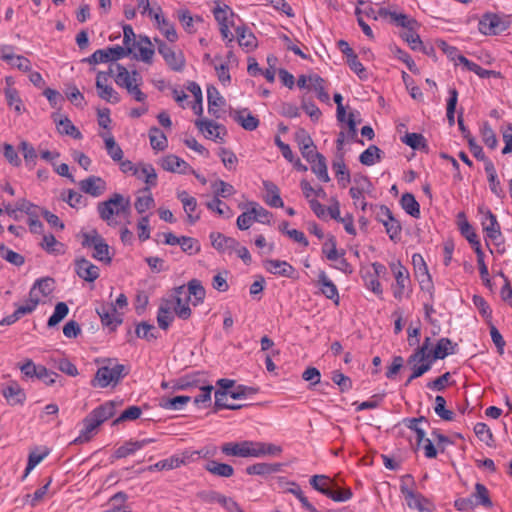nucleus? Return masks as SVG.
<instances>
[{
  "instance_id": "1",
  "label": "nucleus",
  "mask_w": 512,
  "mask_h": 512,
  "mask_svg": "<svg viewBox=\"0 0 512 512\" xmlns=\"http://www.w3.org/2000/svg\"><path fill=\"white\" fill-rule=\"evenodd\" d=\"M221 451L226 456L260 458L264 456H279L283 449L281 446L273 443L244 440L224 443L221 446Z\"/></svg>"
},
{
  "instance_id": "2",
  "label": "nucleus",
  "mask_w": 512,
  "mask_h": 512,
  "mask_svg": "<svg viewBox=\"0 0 512 512\" xmlns=\"http://www.w3.org/2000/svg\"><path fill=\"white\" fill-rule=\"evenodd\" d=\"M130 209L129 198H124L119 193H114L108 200L97 204V212L101 220L109 226H117V216L127 214Z\"/></svg>"
},
{
  "instance_id": "3",
  "label": "nucleus",
  "mask_w": 512,
  "mask_h": 512,
  "mask_svg": "<svg viewBox=\"0 0 512 512\" xmlns=\"http://www.w3.org/2000/svg\"><path fill=\"white\" fill-rule=\"evenodd\" d=\"M116 413V404L113 401H107L92 410L84 419V430L75 442H84L90 439V434L103 422L112 418Z\"/></svg>"
},
{
  "instance_id": "4",
  "label": "nucleus",
  "mask_w": 512,
  "mask_h": 512,
  "mask_svg": "<svg viewBox=\"0 0 512 512\" xmlns=\"http://www.w3.org/2000/svg\"><path fill=\"white\" fill-rule=\"evenodd\" d=\"M213 15L219 25V31L222 39L226 41V45L229 46L234 41V35L230 29L234 28L236 32L237 26L244 24L243 21L227 5H217L213 9Z\"/></svg>"
},
{
  "instance_id": "5",
  "label": "nucleus",
  "mask_w": 512,
  "mask_h": 512,
  "mask_svg": "<svg viewBox=\"0 0 512 512\" xmlns=\"http://www.w3.org/2000/svg\"><path fill=\"white\" fill-rule=\"evenodd\" d=\"M81 244L85 248H93L92 257L94 259L105 264L111 263L112 257L109 253V245L96 230L83 233Z\"/></svg>"
},
{
  "instance_id": "6",
  "label": "nucleus",
  "mask_w": 512,
  "mask_h": 512,
  "mask_svg": "<svg viewBox=\"0 0 512 512\" xmlns=\"http://www.w3.org/2000/svg\"><path fill=\"white\" fill-rule=\"evenodd\" d=\"M127 374L128 369L123 364H115L113 367H100L92 381V386L105 388L110 384H117Z\"/></svg>"
},
{
  "instance_id": "7",
  "label": "nucleus",
  "mask_w": 512,
  "mask_h": 512,
  "mask_svg": "<svg viewBox=\"0 0 512 512\" xmlns=\"http://www.w3.org/2000/svg\"><path fill=\"white\" fill-rule=\"evenodd\" d=\"M390 269L395 277V283L392 284V293L395 299L401 301L404 296H409L410 289V275L408 270L401 264V262L391 263Z\"/></svg>"
},
{
  "instance_id": "8",
  "label": "nucleus",
  "mask_w": 512,
  "mask_h": 512,
  "mask_svg": "<svg viewBox=\"0 0 512 512\" xmlns=\"http://www.w3.org/2000/svg\"><path fill=\"white\" fill-rule=\"evenodd\" d=\"M157 44L158 53L163 57L167 66L173 71H182L185 67V57L179 50L176 51L172 46L159 38H154Z\"/></svg>"
},
{
  "instance_id": "9",
  "label": "nucleus",
  "mask_w": 512,
  "mask_h": 512,
  "mask_svg": "<svg viewBox=\"0 0 512 512\" xmlns=\"http://www.w3.org/2000/svg\"><path fill=\"white\" fill-rule=\"evenodd\" d=\"M400 490L410 509H415L419 512H434V505L421 493L414 492L406 485H401Z\"/></svg>"
},
{
  "instance_id": "10",
  "label": "nucleus",
  "mask_w": 512,
  "mask_h": 512,
  "mask_svg": "<svg viewBox=\"0 0 512 512\" xmlns=\"http://www.w3.org/2000/svg\"><path fill=\"white\" fill-rule=\"evenodd\" d=\"M116 70L115 82L119 87L125 88L127 93L142 84V77L138 71L133 70L130 73L120 64H116Z\"/></svg>"
},
{
  "instance_id": "11",
  "label": "nucleus",
  "mask_w": 512,
  "mask_h": 512,
  "mask_svg": "<svg viewBox=\"0 0 512 512\" xmlns=\"http://www.w3.org/2000/svg\"><path fill=\"white\" fill-rule=\"evenodd\" d=\"M173 301L174 313L183 320L188 319L191 316V309L189 307L190 299L184 291V285L176 287L173 291L171 299Z\"/></svg>"
},
{
  "instance_id": "12",
  "label": "nucleus",
  "mask_w": 512,
  "mask_h": 512,
  "mask_svg": "<svg viewBox=\"0 0 512 512\" xmlns=\"http://www.w3.org/2000/svg\"><path fill=\"white\" fill-rule=\"evenodd\" d=\"M506 29V23L497 14L487 13L479 21V31L484 35H497Z\"/></svg>"
},
{
  "instance_id": "13",
  "label": "nucleus",
  "mask_w": 512,
  "mask_h": 512,
  "mask_svg": "<svg viewBox=\"0 0 512 512\" xmlns=\"http://www.w3.org/2000/svg\"><path fill=\"white\" fill-rule=\"evenodd\" d=\"M479 213L483 215L482 218V227L483 231L486 233V236L493 241H496L501 237V228L500 224L497 221V217L495 214L491 212L490 209L486 207H479Z\"/></svg>"
},
{
  "instance_id": "14",
  "label": "nucleus",
  "mask_w": 512,
  "mask_h": 512,
  "mask_svg": "<svg viewBox=\"0 0 512 512\" xmlns=\"http://www.w3.org/2000/svg\"><path fill=\"white\" fill-rule=\"evenodd\" d=\"M96 312L101 319L102 325L109 328L111 331H114L122 323V318L117 313L113 303L102 304L96 309Z\"/></svg>"
},
{
  "instance_id": "15",
  "label": "nucleus",
  "mask_w": 512,
  "mask_h": 512,
  "mask_svg": "<svg viewBox=\"0 0 512 512\" xmlns=\"http://www.w3.org/2000/svg\"><path fill=\"white\" fill-rule=\"evenodd\" d=\"M1 393L7 403L11 406L23 405L26 401L24 389L15 380L8 382L2 387Z\"/></svg>"
},
{
  "instance_id": "16",
  "label": "nucleus",
  "mask_w": 512,
  "mask_h": 512,
  "mask_svg": "<svg viewBox=\"0 0 512 512\" xmlns=\"http://www.w3.org/2000/svg\"><path fill=\"white\" fill-rule=\"evenodd\" d=\"M81 191L92 196L99 197L107 190V183L99 176H89L79 182Z\"/></svg>"
},
{
  "instance_id": "17",
  "label": "nucleus",
  "mask_w": 512,
  "mask_h": 512,
  "mask_svg": "<svg viewBox=\"0 0 512 512\" xmlns=\"http://www.w3.org/2000/svg\"><path fill=\"white\" fill-rule=\"evenodd\" d=\"M231 118L247 131H254L259 126V119L254 116L248 108L232 110Z\"/></svg>"
},
{
  "instance_id": "18",
  "label": "nucleus",
  "mask_w": 512,
  "mask_h": 512,
  "mask_svg": "<svg viewBox=\"0 0 512 512\" xmlns=\"http://www.w3.org/2000/svg\"><path fill=\"white\" fill-rule=\"evenodd\" d=\"M195 125L208 139H220L221 141H223L221 133L223 135L226 134V129L223 125L215 123L211 120L197 119L195 121Z\"/></svg>"
},
{
  "instance_id": "19",
  "label": "nucleus",
  "mask_w": 512,
  "mask_h": 512,
  "mask_svg": "<svg viewBox=\"0 0 512 512\" xmlns=\"http://www.w3.org/2000/svg\"><path fill=\"white\" fill-rule=\"evenodd\" d=\"M177 198L182 202L183 209L187 215V221L190 224H195L199 219L200 215L195 213L197 210V200L195 197L190 196L185 190L177 193Z\"/></svg>"
},
{
  "instance_id": "20",
  "label": "nucleus",
  "mask_w": 512,
  "mask_h": 512,
  "mask_svg": "<svg viewBox=\"0 0 512 512\" xmlns=\"http://www.w3.org/2000/svg\"><path fill=\"white\" fill-rule=\"evenodd\" d=\"M457 220L458 228L460 230L461 235L465 237L466 240L471 244L474 251H476L477 248H481V243L479 241L478 235L476 234L474 228L467 221L465 213L460 212L457 215Z\"/></svg>"
},
{
  "instance_id": "21",
  "label": "nucleus",
  "mask_w": 512,
  "mask_h": 512,
  "mask_svg": "<svg viewBox=\"0 0 512 512\" xmlns=\"http://www.w3.org/2000/svg\"><path fill=\"white\" fill-rule=\"evenodd\" d=\"M75 270L77 275L88 282H93L99 277V268L85 258L75 261Z\"/></svg>"
},
{
  "instance_id": "22",
  "label": "nucleus",
  "mask_w": 512,
  "mask_h": 512,
  "mask_svg": "<svg viewBox=\"0 0 512 512\" xmlns=\"http://www.w3.org/2000/svg\"><path fill=\"white\" fill-rule=\"evenodd\" d=\"M107 80V74L103 72H99L96 78V88L98 90V96L112 104H116L120 102V96L117 91L113 89V87L104 85L103 81Z\"/></svg>"
},
{
  "instance_id": "23",
  "label": "nucleus",
  "mask_w": 512,
  "mask_h": 512,
  "mask_svg": "<svg viewBox=\"0 0 512 512\" xmlns=\"http://www.w3.org/2000/svg\"><path fill=\"white\" fill-rule=\"evenodd\" d=\"M160 165L166 171L180 174H186L191 169L186 161L173 154L163 157Z\"/></svg>"
},
{
  "instance_id": "24",
  "label": "nucleus",
  "mask_w": 512,
  "mask_h": 512,
  "mask_svg": "<svg viewBox=\"0 0 512 512\" xmlns=\"http://www.w3.org/2000/svg\"><path fill=\"white\" fill-rule=\"evenodd\" d=\"M265 268L268 272L287 277L294 278L295 268L286 261H281L277 259H268L265 261Z\"/></svg>"
},
{
  "instance_id": "25",
  "label": "nucleus",
  "mask_w": 512,
  "mask_h": 512,
  "mask_svg": "<svg viewBox=\"0 0 512 512\" xmlns=\"http://www.w3.org/2000/svg\"><path fill=\"white\" fill-rule=\"evenodd\" d=\"M210 239L212 246L220 252L232 253L239 246V242L235 238L227 237L218 232H212Z\"/></svg>"
},
{
  "instance_id": "26",
  "label": "nucleus",
  "mask_w": 512,
  "mask_h": 512,
  "mask_svg": "<svg viewBox=\"0 0 512 512\" xmlns=\"http://www.w3.org/2000/svg\"><path fill=\"white\" fill-rule=\"evenodd\" d=\"M317 284L321 293L328 299L333 300L335 304L339 303V293L336 285L329 279L325 271H320Z\"/></svg>"
},
{
  "instance_id": "27",
  "label": "nucleus",
  "mask_w": 512,
  "mask_h": 512,
  "mask_svg": "<svg viewBox=\"0 0 512 512\" xmlns=\"http://www.w3.org/2000/svg\"><path fill=\"white\" fill-rule=\"evenodd\" d=\"M153 441L154 440L151 438L136 441H127L115 450L114 457L117 459L125 458L129 455L134 454L136 451L144 448L146 445L152 443Z\"/></svg>"
},
{
  "instance_id": "28",
  "label": "nucleus",
  "mask_w": 512,
  "mask_h": 512,
  "mask_svg": "<svg viewBox=\"0 0 512 512\" xmlns=\"http://www.w3.org/2000/svg\"><path fill=\"white\" fill-rule=\"evenodd\" d=\"M172 307V300H163L159 306L157 313V322L159 327L163 330H167L174 319V310L172 309Z\"/></svg>"
},
{
  "instance_id": "29",
  "label": "nucleus",
  "mask_w": 512,
  "mask_h": 512,
  "mask_svg": "<svg viewBox=\"0 0 512 512\" xmlns=\"http://www.w3.org/2000/svg\"><path fill=\"white\" fill-rule=\"evenodd\" d=\"M456 343H453L449 338L443 337L438 340L435 348L432 350L431 358L429 361L432 363L437 359H444L450 354L455 353Z\"/></svg>"
},
{
  "instance_id": "30",
  "label": "nucleus",
  "mask_w": 512,
  "mask_h": 512,
  "mask_svg": "<svg viewBox=\"0 0 512 512\" xmlns=\"http://www.w3.org/2000/svg\"><path fill=\"white\" fill-rule=\"evenodd\" d=\"M236 37L238 44L247 51H252L257 47V39L255 35L245 24L237 26Z\"/></svg>"
},
{
  "instance_id": "31",
  "label": "nucleus",
  "mask_w": 512,
  "mask_h": 512,
  "mask_svg": "<svg viewBox=\"0 0 512 512\" xmlns=\"http://www.w3.org/2000/svg\"><path fill=\"white\" fill-rule=\"evenodd\" d=\"M184 291L190 300L191 297L194 298L192 300V304L194 306H197L204 301L206 291L198 279H192L188 282L187 286L184 285Z\"/></svg>"
},
{
  "instance_id": "32",
  "label": "nucleus",
  "mask_w": 512,
  "mask_h": 512,
  "mask_svg": "<svg viewBox=\"0 0 512 512\" xmlns=\"http://www.w3.org/2000/svg\"><path fill=\"white\" fill-rule=\"evenodd\" d=\"M207 100L208 112L215 118H219V110L225 104V100L214 86H210L207 88Z\"/></svg>"
},
{
  "instance_id": "33",
  "label": "nucleus",
  "mask_w": 512,
  "mask_h": 512,
  "mask_svg": "<svg viewBox=\"0 0 512 512\" xmlns=\"http://www.w3.org/2000/svg\"><path fill=\"white\" fill-rule=\"evenodd\" d=\"M310 485L321 494L327 496L331 493L333 487H336V483L331 480L329 476L326 475H314L309 480Z\"/></svg>"
},
{
  "instance_id": "34",
  "label": "nucleus",
  "mask_w": 512,
  "mask_h": 512,
  "mask_svg": "<svg viewBox=\"0 0 512 512\" xmlns=\"http://www.w3.org/2000/svg\"><path fill=\"white\" fill-rule=\"evenodd\" d=\"M282 469L281 463H256L246 468L248 475L266 476L280 472Z\"/></svg>"
},
{
  "instance_id": "35",
  "label": "nucleus",
  "mask_w": 512,
  "mask_h": 512,
  "mask_svg": "<svg viewBox=\"0 0 512 512\" xmlns=\"http://www.w3.org/2000/svg\"><path fill=\"white\" fill-rule=\"evenodd\" d=\"M153 18L158 25V29L162 32L165 38L171 43L176 42L178 35L174 25L171 24L161 13H154Z\"/></svg>"
},
{
  "instance_id": "36",
  "label": "nucleus",
  "mask_w": 512,
  "mask_h": 512,
  "mask_svg": "<svg viewBox=\"0 0 512 512\" xmlns=\"http://www.w3.org/2000/svg\"><path fill=\"white\" fill-rule=\"evenodd\" d=\"M474 500L475 506H483L486 509H490L493 506L487 487L482 483H476L475 491L471 494Z\"/></svg>"
},
{
  "instance_id": "37",
  "label": "nucleus",
  "mask_w": 512,
  "mask_h": 512,
  "mask_svg": "<svg viewBox=\"0 0 512 512\" xmlns=\"http://www.w3.org/2000/svg\"><path fill=\"white\" fill-rule=\"evenodd\" d=\"M266 191V203L271 207L282 208L284 206L283 200L280 197L279 188L271 181L263 182Z\"/></svg>"
},
{
  "instance_id": "38",
  "label": "nucleus",
  "mask_w": 512,
  "mask_h": 512,
  "mask_svg": "<svg viewBox=\"0 0 512 512\" xmlns=\"http://www.w3.org/2000/svg\"><path fill=\"white\" fill-rule=\"evenodd\" d=\"M309 83L310 90H314L316 92L317 98L324 103H329L330 96L325 89V80L319 76L318 74H310L309 75Z\"/></svg>"
},
{
  "instance_id": "39",
  "label": "nucleus",
  "mask_w": 512,
  "mask_h": 512,
  "mask_svg": "<svg viewBox=\"0 0 512 512\" xmlns=\"http://www.w3.org/2000/svg\"><path fill=\"white\" fill-rule=\"evenodd\" d=\"M431 346L430 337H426L421 346H418L413 354L408 358V363L413 364L416 362L429 361L431 358L432 350H429Z\"/></svg>"
},
{
  "instance_id": "40",
  "label": "nucleus",
  "mask_w": 512,
  "mask_h": 512,
  "mask_svg": "<svg viewBox=\"0 0 512 512\" xmlns=\"http://www.w3.org/2000/svg\"><path fill=\"white\" fill-rule=\"evenodd\" d=\"M458 61L460 64H462L466 70L474 72L476 75H478L480 78H490L491 76H498L499 73L493 70H487L482 68L480 65H478L475 62L470 61L465 56H459Z\"/></svg>"
},
{
  "instance_id": "41",
  "label": "nucleus",
  "mask_w": 512,
  "mask_h": 512,
  "mask_svg": "<svg viewBox=\"0 0 512 512\" xmlns=\"http://www.w3.org/2000/svg\"><path fill=\"white\" fill-rule=\"evenodd\" d=\"M50 449L47 447L36 448L31 451L28 456V462L25 469L23 478L27 477L28 474L45 458L49 455Z\"/></svg>"
},
{
  "instance_id": "42",
  "label": "nucleus",
  "mask_w": 512,
  "mask_h": 512,
  "mask_svg": "<svg viewBox=\"0 0 512 512\" xmlns=\"http://www.w3.org/2000/svg\"><path fill=\"white\" fill-rule=\"evenodd\" d=\"M148 135L151 147L154 150L164 151L168 147L167 137L158 127H151Z\"/></svg>"
},
{
  "instance_id": "43",
  "label": "nucleus",
  "mask_w": 512,
  "mask_h": 512,
  "mask_svg": "<svg viewBox=\"0 0 512 512\" xmlns=\"http://www.w3.org/2000/svg\"><path fill=\"white\" fill-rule=\"evenodd\" d=\"M139 52V58L145 62L150 64L152 62V58L154 55V49L152 48V43L149 37L141 36L139 41L136 44V47Z\"/></svg>"
},
{
  "instance_id": "44",
  "label": "nucleus",
  "mask_w": 512,
  "mask_h": 512,
  "mask_svg": "<svg viewBox=\"0 0 512 512\" xmlns=\"http://www.w3.org/2000/svg\"><path fill=\"white\" fill-rule=\"evenodd\" d=\"M205 469L211 474L219 477L229 478L234 475V468L231 465L214 460L209 461L205 465Z\"/></svg>"
},
{
  "instance_id": "45",
  "label": "nucleus",
  "mask_w": 512,
  "mask_h": 512,
  "mask_svg": "<svg viewBox=\"0 0 512 512\" xmlns=\"http://www.w3.org/2000/svg\"><path fill=\"white\" fill-rule=\"evenodd\" d=\"M403 210L414 218L420 217V205L411 193H404L400 199Z\"/></svg>"
},
{
  "instance_id": "46",
  "label": "nucleus",
  "mask_w": 512,
  "mask_h": 512,
  "mask_svg": "<svg viewBox=\"0 0 512 512\" xmlns=\"http://www.w3.org/2000/svg\"><path fill=\"white\" fill-rule=\"evenodd\" d=\"M402 142L414 150L428 152L429 149L427 140L422 134L419 133H406V135L402 137Z\"/></svg>"
},
{
  "instance_id": "47",
  "label": "nucleus",
  "mask_w": 512,
  "mask_h": 512,
  "mask_svg": "<svg viewBox=\"0 0 512 512\" xmlns=\"http://www.w3.org/2000/svg\"><path fill=\"white\" fill-rule=\"evenodd\" d=\"M101 136L104 139L105 148H106L108 155L115 162L121 161L123 158V150L116 143L114 137L110 133L102 134Z\"/></svg>"
},
{
  "instance_id": "48",
  "label": "nucleus",
  "mask_w": 512,
  "mask_h": 512,
  "mask_svg": "<svg viewBox=\"0 0 512 512\" xmlns=\"http://www.w3.org/2000/svg\"><path fill=\"white\" fill-rule=\"evenodd\" d=\"M332 167L339 184L345 188L351 181V176L343 158H339L338 160L334 161Z\"/></svg>"
},
{
  "instance_id": "49",
  "label": "nucleus",
  "mask_w": 512,
  "mask_h": 512,
  "mask_svg": "<svg viewBox=\"0 0 512 512\" xmlns=\"http://www.w3.org/2000/svg\"><path fill=\"white\" fill-rule=\"evenodd\" d=\"M139 174L141 175L140 179L147 184L142 192H149L151 187L157 185V174L151 164H143L141 169H139Z\"/></svg>"
},
{
  "instance_id": "50",
  "label": "nucleus",
  "mask_w": 512,
  "mask_h": 512,
  "mask_svg": "<svg viewBox=\"0 0 512 512\" xmlns=\"http://www.w3.org/2000/svg\"><path fill=\"white\" fill-rule=\"evenodd\" d=\"M412 263H413V265L415 267H419L420 270H421V268H423V274L427 277V283L425 285L424 280H422L420 282V286H421L422 290L426 289L430 293V295L432 296L433 295L434 286H433V283L431 281V276L428 273V268H427L426 263L424 262L423 257L420 254H414L412 256Z\"/></svg>"
},
{
  "instance_id": "51",
  "label": "nucleus",
  "mask_w": 512,
  "mask_h": 512,
  "mask_svg": "<svg viewBox=\"0 0 512 512\" xmlns=\"http://www.w3.org/2000/svg\"><path fill=\"white\" fill-rule=\"evenodd\" d=\"M312 172L317 176V178L322 182H329L330 177L327 171V164L325 157L320 154L317 159L315 158L313 162H310Z\"/></svg>"
},
{
  "instance_id": "52",
  "label": "nucleus",
  "mask_w": 512,
  "mask_h": 512,
  "mask_svg": "<svg viewBox=\"0 0 512 512\" xmlns=\"http://www.w3.org/2000/svg\"><path fill=\"white\" fill-rule=\"evenodd\" d=\"M4 94H5V98H6V101H7V104L8 106L10 107H14V110L17 114H22V112L24 111V106H23V103H22V100L19 96V92L17 91V89L13 88V87H6L4 89Z\"/></svg>"
},
{
  "instance_id": "53",
  "label": "nucleus",
  "mask_w": 512,
  "mask_h": 512,
  "mask_svg": "<svg viewBox=\"0 0 512 512\" xmlns=\"http://www.w3.org/2000/svg\"><path fill=\"white\" fill-rule=\"evenodd\" d=\"M190 401V396L181 395L173 398H162L159 405L167 410H181Z\"/></svg>"
},
{
  "instance_id": "54",
  "label": "nucleus",
  "mask_w": 512,
  "mask_h": 512,
  "mask_svg": "<svg viewBox=\"0 0 512 512\" xmlns=\"http://www.w3.org/2000/svg\"><path fill=\"white\" fill-rule=\"evenodd\" d=\"M382 151L375 145H370L359 156V161L366 166H372L381 160Z\"/></svg>"
},
{
  "instance_id": "55",
  "label": "nucleus",
  "mask_w": 512,
  "mask_h": 512,
  "mask_svg": "<svg viewBox=\"0 0 512 512\" xmlns=\"http://www.w3.org/2000/svg\"><path fill=\"white\" fill-rule=\"evenodd\" d=\"M215 411L221 409H229V410H238L244 407L242 404H229L227 402V397L230 396V391H215Z\"/></svg>"
},
{
  "instance_id": "56",
  "label": "nucleus",
  "mask_w": 512,
  "mask_h": 512,
  "mask_svg": "<svg viewBox=\"0 0 512 512\" xmlns=\"http://www.w3.org/2000/svg\"><path fill=\"white\" fill-rule=\"evenodd\" d=\"M51 482L52 479L48 478L46 483L39 487L33 494H26L24 497V502L29 503L31 507L37 506L47 494Z\"/></svg>"
},
{
  "instance_id": "57",
  "label": "nucleus",
  "mask_w": 512,
  "mask_h": 512,
  "mask_svg": "<svg viewBox=\"0 0 512 512\" xmlns=\"http://www.w3.org/2000/svg\"><path fill=\"white\" fill-rule=\"evenodd\" d=\"M446 400L443 396L437 395L435 397V413L445 421H452L455 417V413L452 410L445 408Z\"/></svg>"
},
{
  "instance_id": "58",
  "label": "nucleus",
  "mask_w": 512,
  "mask_h": 512,
  "mask_svg": "<svg viewBox=\"0 0 512 512\" xmlns=\"http://www.w3.org/2000/svg\"><path fill=\"white\" fill-rule=\"evenodd\" d=\"M383 226L385 227L389 238L393 242L400 240L402 227L400 222L394 216H391L390 220H388Z\"/></svg>"
},
{
  "instance_id": "59",
  "label": "nucleus",
  "mask_w": 512,
  "mask_h": 512,
  "mask_svg": "<svg viewBox=\"0 0 512 512\" xmlns=\"http://www.w3.org/2000/svg\"><path fill=\"white\" fill-rule=\"evenodd\" d=\"M481 136L485 145L490 149H495L498 144V140L495 132L488 122H485L481 127Z\"/></svg>"
},
{
  "instance_id": "60",
  "label": "nucleus",
  "mask_w": 512,
  "mask_h": 512,
  "mask_svg": "<svg viewBox=\"0 0 512 512\" xmlns=\"http://www.w3.org/2000/svg\"><path fill=\"white\" fill-rule=\"evenodd\" d=\"M287 492L297 497L306 510L309 512H317L316 508L308 501L307 497L304 495L303 491L297 483L292 482L291 487L287 489Z\"/></svg>"
},
{
  "instance_id": "61",
  "label": "nucleus",
  "mask_w": 512,
  "mask_h": 512,
  "mask_svg": "<svg viewBox=\"0 0 512 512\" xmlns=\"http://www.w3.org/2000/svg\"><path fill=\"white\" fill-rule=\"evenodd\" d=\"M401 38L408 43L412 50H420L422 48V41L420 36L416 33L415 28L404 30L401 33Z\"/></svg>"
},
{
  "instance_id": "62",
  "label": "nucleus",
  "mask_w": 512,
  "mask_h": 512,
  "mask_svg": "<svg viewBox=\"0 0 512 512\" xmlns=\"http://www.w3.org/2000/svg\"><path fill=\"white\" fill-rule=\"evenodd\" d=\"M58 130L61 134L71 136L74 139H80L82 137L81 132L74 126V124L68 118H64L59 121Z\"/></svg>"
},
{
  "instance_id": "63",
  "label": "nucleus",
  "mask_w": 512,
  "mask_h": 512,
  "mask_svg": "<svg viewBox=\"0 0 512 512\" xmlns=\"http://www.w3.org/2000/svg\"><path fill=\"white\" fill-rule=\"evenodd\" d=\"M249 205L251 206L252 213L255 217V221L263 223V224H269L272 218V213L269 212L267 209L263 208L256 202H250Z\"/></svg>"
},
{
  "instance_id": "64",
  "label": "nucleus",
  "mask_w": 512,
  "mask_h": 512,
  "mask_svg": "<svg viewBox=\"0 0 512 512\" xmlns=\"http://www.w3.org/2000/svg\"><path fill=\"white\" fill-rule=\"evenodd\" d=\"M0 254L3 259L15 266H21L24 264V257L21 254L10 250L4 244L0 245Z\"/></svg>"
}]
</instances>
